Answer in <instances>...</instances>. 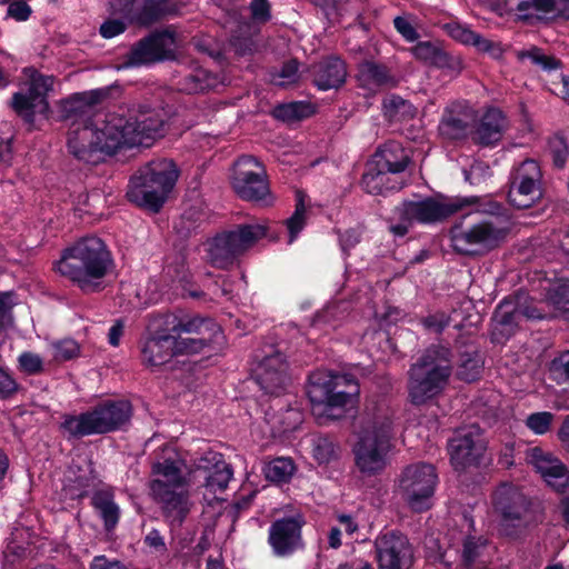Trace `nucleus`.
<instances>
[{
  "mask_svg": "<svg viewBox=\"0 0 569 569\" xmlns=\"http://www.w3.org/2000/svg\"><path fill=\"white\" fill-rule=\"evenodd\" d=\"M107 89L77 92L63 99L60 112L71 121L68 149L79 160L98 164L107 159V113L100 108Z\"/></svg>",
  "mask_w": 569,
  "mask_h": 569,
  "instance_id": "nucleus-1",
  "label": "nucleus"
},
{
  "mask_svg": "<svg viewBox=\"0 0 569 569\" xmlns=\"http://www.w3.org/2000/svg\"><path fill=\"white\" fill-rule=\"evenodd\" d=\"M393 410L386 405L367 406L357 422L352 447L355 465L367 477L383 471L395 433Z\"/></svg>",
  "mask_w": 569,
  "mask_h": 569,
  "instance_id": "nucleus-2",
  "label": "nucleus"
},
{
  "mask_svg": "<svg viewBox=\"0 0 569 569\" xmlns=\"http://www.w3.org/2000/svg\"><path fill=\"white\" fill-rule=\"evenodd\" d=\"M120 91L118 86L109 87V100ZM112 109H109V158L124 162L134 157V148L149 147L163 136L164 121L160 112L152 110L126 118L123 106L113 104Z\"/></svg>",
  "mask_w": 569,
  "mask_h": 569,
  "instance_id": "nucleus-3",
  "label": "nucleus"
},
{
  "mask_svg": "<svg viewBox=\"0 0 569 569\" xmlns=\"http://www.w3.org/2000/svg\"><path fill=\"white\" fill-rule=\"evenodd\" d=\"M483 217L467 216L451 229L453 249L466 256H481L501 247L511 231L510 216L498 202H489Z\"/></svg>",
  "mask_w": 569,
  "mask_h": 569,
  "instance_id": "nucleus-4",
  "label": "nucleus"
},
{
  "mask_svg": "<svg viewBox=\"0 0 569 569\" xmlns=\"http://www.w3.org/2000/svg\"><path fill=\"white\" fill-rule=\"evenodd\" d=\"M54 269L84 293L102 290L107 274V246L103 239L97 236L81 238L62 251Z\"/></svg>",
  "mask_w": 569,
  "mask_h": 569,
  "instance_id": "nucleus-5",
  "label": "nucleus"
},
{
  "mask_svg": "<svg viewBox=\"0 0 569 569\" xmlns=\"http://www.w3.org/2000/svg\"><path fill=\"white\" fill-rule=\"evenodd\" d=\"M359 393V383L351 375L317 371L309 377L307 395L319 425L342 418L347 407L358 400Z\"/></svg>",
  "mask_w": 569,
  "mask_h": 569,
  "instance_id": "nucleus-6",
  "label": "nucleus"
},
{
  "mask_svg": "<svg viewBox=\"0 0 569 569\" xmlns=\"http://www.w3.org/2000/svg\"><path fill=\"white\" fill-rule=\"evenodd\" d=\"M179 178V169L171 159H153L141 166L130 178L127 198L136 206L159 212L167 202Z\"/></svg>",
  "mask_w": 569,
  "mask_h": 569,
  "instance_id": "nucleus-7",
  "label": "nucleus"
},
{
  "mask_svg": "<svg viewBox=\"0 0 569 569\" xmlns=\"http://www.w3.org/2000/svg\"><path fill=\"white\" fill-rule=\"evenodd\" d=\"M452 373V353L449 348L433 345L410 367L408 396L415 406L426 405L439 396Z\"/></svg>",
  "mask_w": 569,
  "mask_h": 569,
  "instance_id": "nucleus-8",
  "label": "nucleus"
},
{
  "mask_svg": "<svg viewBox=\"0 0 569 569\" xmlns=\"http://www.w3.org/2000/svg\"><path fill=\"white\" fill-rule=\"evenodd\" d=\"M182 462L172 457H164L152 463L150 490L154 500L161 505L164 516L180 525L190 511L187 486L189 476L182 475Z\"/></svg>",
  "mask_w": 569,
  "mask_h": 569,
  "instance_id": "nucleus-9",
  "label": "nucleus"
},
{
  "mask_svg": "<svg viewBox=\"0 0 569 569\" xmlns=\"http://www.w3.org/2000/svg\"><path fill=\"white\" fill-rule=\"evenodd\" d=\"M492 507L499 517V529L507 537L518 538L537 522L529 497L512 483L503 482L496 488Z\"/></svg>",
  "mask_w": 569,
  "mask_h": 569,
  "instance_id": "nucleus-10",
  "label": "nucleus"
},
{
  "mask_svg": "<svg viewBox=\"0 0 569 569\" xmlns=\"http://www.w3.org/2000/svg\"><path fill=\"white\" fill-rule=\"evenodd\" d=\"M267 229L263 223L239 224L233 230L216 236L208 250L210 262L220 269L228 268L240 254L266 237Z\"/></svg>",
  "mask_w": 569,
  "mask_h": 569,
  "instance_id": "nucleus-11",
  "label": "nucleus"
},
{
  "mask_svg": "<svg viewBox=\"0 0 569 569\" xmlns=\"http://www.w3.org/2000/svg\"><path fill=\"white\" fill-rule=\"evenodd\" d=\"M231 186L236 194L244 201L270 206V193L264 166L254 157L243 154L233 163Z\"/></svg>",
  "mask_w": 569,
  "mask_h": 569,
  "instance_id": "nucleus-12",
  "label": "nucleus"
},
{
  "mask_svg": "<svg viewBox=\"0 0 569 569\" xmlns=\"http://www.w3.org/2000/svg\"><path fill=\"white\" fill-rule=\"evenodd\" d=\"M438 482L436 469L430 463L418 462L403 469L399 478V491L415 512L431 508L432 496Z\"/></svg>",
  "mask_w": 569,
  "mask_h": 569,
  "instance_id": "nucleus-13",
  "label": "nucleus"
},
{
  "mask_svg": "<svg viewBox=\"0 0 569 569\" xmlns=\"http://www.w3.org/2000/svg\"><path fill=\"white\" fill-rule=\"evenodd\" d=\"M460 204L432 197L418 201H403L395 209L399 223L390 224V231L398 237L408 233L413 222L435 223L448 218L460 209Z\"/></svg>",
  "mask_w": 569,
  "mask_h": 569,
  "instance_id": "nucleus-14",
  "label": "nucleus"
},
{
  "mask_svg": "<svg viewBox=\"0 0 569 569\" xmlns=\"http://www.w3.org/2000/svg\"><path fill=\"white\" fill-rule=\"evenodd\" d=\"M24 73L28 80L24 87L13 94L11 107L18 114L31 121L34 114H46L49 111L47 96L53 89L54 78L32 68L26 69Z\"/></svg>",
  "mask_w": 569,
  "mask_h": 569,
  "instance_id": "nucleus-15",
  "label": "nucleus"
},
{
  "mask_svg": "<svg viewBox=\"0 0 569 569\" xmlns=\"http://www.w3.org/2000/svg\"><path fill=\"white\" fill-rule=\"evenodd\" d=\"M542 196V172L533 159H526L513 168L508 192L509 202L518 209L533 206Z\"/></svg>",
  "mask_w": 569,
  "mask_h": 569,
  "instance_id": "nucleus-16",
  "label": "nucleus"
},
{
  "mask_svg": "<svg viewBox=\"0 0 569 569\" xmlns=\"http://www.w3.org/2000/svg\"><path fill=\"white\" fill-rule=\"evenodd\" d=\"M485 437L477 426H469L456 431L450 439L448 450L456 470L477 466L486 451Z\"/></svg>",
  "mask_w": 569,
  "mask_h": 569,
  "instance_id": "nucleus-17",
  "label": "nucleus"
},
{
  "mask_svg": "<svg viewBox=\"0 0 569 569\" xmlns=\"http://www.w3.org/2000/svg\"><path fill=\"white\" fill-rule=\"evenodd\" d=\"M177 41L169 30L156 31L141 39L130 51L126 66H140L176 58Z\"/></svg>",
  "mask_w": 569,
  "mask_h": 569,
  "instance_id": "nucleus-18",
  "label": "nucleus"
},
{
  "mask_svg": "<svg viewBox=\"0 0 569 569\" xmlns=\"http://www.w3.org/2000/svg\"><path fill=\"white\" fill-rule=\"evenodd\" d=\"M306 523L300 512L274 520L269 528V543L279 557L293 553L302 547L301 529Z\"/></svg>",
  "mask_w": 569,
  "mask_h": 569,
  "instance_id": "nucleus-19",
  "label": "nucleus"
},
{
  "mask_svg": "<svg viewBox=\"0 0 569 569\" xmlns=\"http://www.w3.org/2000/svg\"><path fill=\"white\" fill-rule=\"evenodd\" d=\"M287 369L284 356L270 347V352H267L253 369V376L266 393L279 396L289 381Z\"/></svg>",
  "mask_w": 569,
  "mask_h": 569,
  "instance_id": "nucleus-20",
  "label": "nucleus"
},
{
  "mask_svg": "<svg viewBox=\"0 0 569 569\" xmlns=\"http://www.w3.org/2000/svg\"><path fill=\"white\" fill-rule=\"evenodd\" d=\"M377 557L380 569H409L411 550L406 536L390 531L376 540Z\"/></svg>",
  "mask_w": 569,
  "mask_h": 569,
  "instance_id": "nucleus-21",
  "label": "nucleus"
},
{
  "mask_svg": "<svg viewBox=\"0 0 569 569\" xmlns=\"http://www.w3.org/2000/svg\"><path fill=\"white\" fill-rule=\"evenodd\" d=\"M477 122L476 111L465 102L449 104L439 123L440 134L449 140L466 139Z\"/></svg>",
  "mask_w": 569,
  "mask_h": 569,
  "instance_id": "nucleus-22",
  "label": "nucleus"
},
{
  "mask_svg": "<svg viewBox=\"0 0 569 569\" xmlns=\"http://www.w3.org/2000/svg\"><path fill=\"white\" fill-rule=\"evenodd\" d=\"M527 459L555 490L565 491L569 488V470L552 453L535 447L528 451Z\"/></svg>",
  "mask_w": 569,
  "mask_h": 569,
  "instance_id": "nucleus-23",
  "label": "nucleus"
},
{
  "mask_svg": "<svg viewBox=\"0 0 569 569\" xmlns=\"http://www.w3.org/2000/svg\"><path fill=\"white\" fill-rule=\"evenodd\" d=\"M61 428L72 438L102 433L107 429V405H100L91 411L66 416Z\"/></svg>",
  "mask_w": 569,
  "mask_h": 569,
  "instance_id": "nucleus-24",
  "label": "nucleus"
},
{
  "mask_svg": "<svg viewBox=\"0 0 569 569\" xmlns=\"http://www.w3.org/2000/svg\"><path fill=\"white\" fill-rule=\"evenodd\" d=\"M164 323L170 332L224 340L221 327L210 318L199 316L178 318L170 315L166 317Z\"/></svg>",
  "mask_w": 569,
  "mask_h": 569,
  "instance_id": "nucleus-25",
  "label": "nucleus"
},
{
  "mask_svg": "<svg viewBox=\"0 0 569 569\" xmlns=\"http://www.w3.org/2000/svg\"><path fill=\"white\" fill-rule=\"evenodd\" d=\"M517 12L523 21L569 19V0H519Z\"/></svg>",
  "mask_w": 569,
  "mask_h": 569,
  "instance_id": "nucleus-26",
  "label": "nucleus"
},
{
  "mask_svg": "<svg viewBox=\"0 0 569 569\" xmlns=\"http://www.w3.org/2000/svg\"><path fill=\"white\" fill-rule=\"evenodd\" d=\"M143 363L156 367L168 362L174 352V336L168 332H156L143 341L141 348Z\"/></svg>",
  "mask_w": 569,
  "mask_h": 569,
  "instance_id": "nucleus-27",
  "label": "nucleus"
},
{
  "mask_svg": "<svg viewBox=\"0 0 569 569\" xmlns=\"http://www.w3.org/2000/svg\"><path fill=\"white\" fill-rule=\"evenodd\" d=\"M357 79L360 87L370 91L397 86V79L385 64L365 60L358 66Z\"/></svg>",
  "mask_w": 569,
  "mask_h": 569,
  "instance_id": "nucleus-28",
  "label": "nucleus"
},
{
  "mask_svg": "<svg viewBox=\"0 0 569 569\" xmlns=\"http://www.w3.org/2000/svg\"><path fill=\"white\" fill-rule=\"evenodd\" d=\"M313 82L321 90L340 87L347 77L346 63L336 57L320 61L312 67Z\"/></svg>",
  "mask_w": 569,
  "mask_h": 569,
  "instance_id": "nucleus-29",
  "label": "nucleus"
},
{
  "mask_svg": "<svg viewBox=\"0 0 569 569\" xmlns=\"http://www.w3.org/2000/svg\"><path fill=\"white\" fill-rule=\"evenodd\" d=\"M507 126L506 117L499 109H488L476 129L473 139L482 146L496 143L501 139Z\"/></svg>",
  "mask_w": 569,
  "mask_h": 569,
  "instance_id": "nucleus-30",
  "label": "nucleus"
},
{
  "mask_svg": "<svg viewBox=\"0 0 569 569\" xmlns=\"http://www.w3.org/2000/svg\"><path fill=\"white\" fill-rule=\"evenodd\" d=\"M375 163L389 170L392 174L401 173L409 164L410 158L401 143L388 141L376 152Z\"/></svg>",
  "mask_w": 569,
  "mask_h": 569,
  "instance_id": "nucleus-31",
  "label": "nucleus"
},
{
  "mask_svg": "<svg viewBox=\"0 0 569 569\" xmlns=\"http://www.w3.org/2000/svg\"><path fill=\"white\" fill-rule=\"evenodd\" d=\"M392 172L379 168L378 164H371L362 176V186L368 193L382 194L386 191L400 190L403 186L402 180L392 179Z\"/></svg>",
  "mask_w": 569,
  "mask_h": 569,
  "instance_id": "nucleus-32",
  "label": "nucleus"
},
{
  "mask_svg": "<svg viewBox=\"0 0 569 569\" xmlns=\"http://www.w3.org/2000/svg\"><path fill=\"white\" fill-rule=\"evenodd\" d=\"M443 29L447 33L455 40L460 41L466 44H473L480 51L492 52L493 54L500 53V48L495 44L492 41L482 38L478 33L473 32L469 28L458 23V22H449L443 26Z\"/></svg>",
  "mask_w": 569,
  "mask_h": 569,
  "instance_id": "nucleus-33",
  "label": "nucleus"
},
{
  "mask_svg": "<svg viewBox=\"0 0 569 569\" xmlns=\"http://www.w3.org/2000/svg\"><path fill=\"white\" fill-rule=\"evenodd\" d=\"M174 336V352L177 355H194L206 348L219 350L224 340L211 339L209 337L187 336L179 332H171Z\"/></svg>",
  "mask_w": 569,
  "mask_h": 569,
  "instance_id": "nucleus-34",
  "label": "nucleus"
},
{
  "mask_svg": "<svg viewBox=\"0 0 569 569\" xmlns=\"http://www.w3.org/2000/svg\"><path fill=\"white\" fill-rule=\"evenodd\" d=\"M418 60L438 68L450 67L451 58L439 46L431 41H420L410 49Z\"/></svg>",
  "mask_w": 569,
  "mask_h": 569,
  "instance_id": "nucleus-35",
  "label": "nucleus"
},
{
  "mask_svg": "<svg viewBox=\"0 0 569 569\" xmlns=\"http://www.w3.org/2000/svg\"><path fill=\"white\" fill-rule=\"evenodd\" d=\"M520 320L517 303L505 300L495 311V330L499 331L502 336H510Z\"/></svg>",
  "mask_w": 569,
  "mask_h": 569,
  "instance_id": "nucleus-36",
  "label": "nucleus"
},
{
  "mask_svg": "<svg viewBox=\"0 0 569 569\" xmlns=\"http://www.w3.org/2000/svg\"><path fill=\"white\" fill-rule=\"evenodd\" d=\"M127 8L136 0H124ZM173 7L167 0H143V7L137 16V22L142 26H150L163 16L173 12Z\"/></svg>",
  "mask_w": 569,
  "mask_h": 569,
  "instance_id": "nucleus-37",
  "label": "nucleus"
},
{
  "mask_svg": "<svg viewBox=\"0 0 569 569\" xmlns=\"http://www.w3.org/2000/svg\"><path fill=\"white\" fill-rule=\"evenodd\" d=\"M417 109L408 100L392 94L383 100V114L390 122H403L413 119Z\"/></svg>",
  "mask_w": 569,
  "mask_h": 569,
  "instance_id": "nucleus-38",
  "label": "nucleus"
},
{
  "mask_svg": "<svg viewBox=\"0 0 569 569\" xmlns=\"http://www.w3.org/2000/svg\"><path fill=\"white\" fill-rule=\"evenodd\" d=\"M132 406L127 399H109V432L123 430L130 423Z\"/></svg>",
  "mask_w": 569,
  "mask_h": 569,
  "instance_id": "nucleus-39",
  "label": "nucleus"
},
{
  "mask_svg": "<svg viewBox=\"0 0 569 569\" xmlns=\"http://www.w3.org/2000/svg\"><path fill=\"white\" fill-rule=\"evenodd\" d=\"M226 463L221 453L216 451H207L197 458L188 470L190 481L200 480L218 468V465Z\"/></svg>",
  "mask_w": 569,
  "mask_h": 569,
  "instance_id": "nucleus-40",
  "label": "nucleus"
},
{
  "mask_svg": "<svg viewBox=\"0 0 569 569\" xmlns=\"http://www.w3.org/2000/svg\"><path fill=\"white\" fill-rule=\"evenodd\" d=\"M482 367L483 359L481 355L476 350L467 351L461 355L457 375L459 379L471 382L480 377Z\"/></svg>",
  "mask_w": 569,
  "mask_h": 569,
  "instance_id": "nucleus-41",
  "label": "nucleus"
},
{
  "mask_svg": "<svg viewBox=\"0 0 569 569\" xmlns=\"http://www.w3.org/2000/svg\"><path fill=\"white\" fill-rule=\"evenodd\" d=\"M214 84V79L202 68H196L181 80V90L189 93H199Z\"/></svg>",
  "mask_w": 569,
  "mask_h": 569,
  "instance_id": "nucleus-42",
  "label": "nucleus"
},
{
  "mask_svg": "<svg viewBox=\"0 0 569 569\" xmlns=\"http://www.w3.org/2000/svg\"><path fill=\"white\" fill-rule=\"evenodd\" d=\"M232 475L233 472L230 465L227 462L220 463L216 470L202 478V486L209 493L216 496L218 492L226 490L230 479L232 478Z\"/></svg>",
  "mask_w": 569,
  "mask_h": 569,
  "instance_id": "nucleus-43",
  "label": "nucleus"
},
{
  "mask_svg": "<svg viewBox=\"0 0 569 569\" xmlns=\"http://www.w3.org/2000/svg\"><path fill=\"white\" fill-rule=\"evenodd\" d=\"M263 471L266 478L272 482H287L293 475L295 465L289 458H276L266 465Z\"/></svg>",
  "mask_w": 569,
  "mask_h": 569,
  "instance_id": "nucleus-44",
  "label": "nucleus"
},
{
  "mask_svg": "<svg viewBox=\"0 0 569 569\" xmlns=\"http://www.w3.org/2000/svg\"><path fill=\"white\" fill-rule=\"evenodd\" d=\"M516 57L520 62H525V60L528 59L532 64H536L546 71L556 70L561 66L558 59L552 56L545 54L538 47H531L528 50H519L516 52Z\"/></svg>",
  "mask_w": 569,
  "mask_h": 569,
  "instance_id": "nucleus-45",
  "label": "nucleus"
},
{
  "mask_svg": "<svg viewBox=\"0 0 569 569\" xmlns=\"http://www.w3.org/2000/svg\"><path fill=\"white\" fill-rule=\"evenodd\" d=\"M312 452L319 463H328L339 456V445L328 436H318L312 440Z\"/></svg>",
  "mask_w": 569,
  "mask_h": 569,
  "instance_id": "nucleus-46",
  "label": "nucleus"
},
{
  "mask_svg": "<svg viewBox=\"0 0 569 569\" xmlns=\"http://www.w3.org/2000/svg\"><path fill=\"white\" fill-rule=\"evenodd\" d=\"M516 303L520 319L540 320L546 317L545 309L532 299H529L525 293H518L516 296Z\"/></svg>",
  "mask_w": 569,
  "mask_h": 569,
  "instance_id": "nucleus-47",
  "label": "nucleus"
},
{
  "mask_svg": "<svg viewBox=\"0 0 569 569\" xmlns=\"http://www.w3.org/2000/svg\"><path fill=\"white\" fill-rule=\"evenodd\" d=\"M299 79V63L296 59H291L284 62L279 72H274L271 74V82L279 87L293 84L298 82Z\"/></svg>",
  "mask_w": 569,
  "mask_h": 569,
  "instance_id": "nucleus-48",
  "label": "nucleus"
},
{
  "mask_svg": "<svg viewBox=\"0 0 569 569\" xmlns=\"http://www.w3.org/2000/svg\"><path fill=\"white\" fill-rule=\"evenodd\" d=\"M306 211L307 210L303 203V199L299 194L296 204V210L293 214L286 221L290 234L289 242H292L296 239L297 234L303 229L306 223Z\"/></svg>",
  "mask_w": 569,
  "mask_h": 569,
  "instance_id": "nucleus-49",
  "label": "nucleus"
},
{
  "mask_svg": "<svg viewBox=\"0 0 569 569\" xmlns=\"http://www.w3.org/2000/svg\"><path fill=\"white\" fill-rule=\"evenodd\" d=\"M52 356L57 361H68L79 353V345L73 339H63L51 345Z\"/></svg>",
  "mask_w": 569,
  "mask_h": 569,
  "instance_id": "nucleus-50",
  "label": "nucleus"
},
{
  "mask_svg": "<svg viewBox=\"0 0 569 569\" xmlns=\"http://www.w3.org/2000/svg\"><path fill=\"white\" fill-rule=\"evenodd\" d=\"M19 368L22 372L34 376L43 371L42 358L33 352H22L18 358Z\"/></svg>",
  "mask_w": 569,
  "mask_h": 569,
  "instance_id": "nucleus-51",
  "label": "nucleus"
},
{
  "mask_svg": "<svg viewBox=\"0 0 569 569\" xmlns=\"http://www.w3.org/2000/svg\"><path fill=\"white\" fill-rule=\"evenodd\" d=\"M553 415L548 411L535 412L528 416L526 426L537 435L546 433L552 423Z\"/></svg>",
  "mask_w": 569,
  "mask_h": 569,
  "instance_id": "nucleus-52",
  "label": "nucleus"
},
{
  "mask_svg": "<svg viewBox=\"0 0 569 569\" xmlns=\"http://www.w3.org/2000/svg\"><path fill=\"white\" fill-rule=\"evenodd\" d=\"M307 106L300 102H292L283 106H279L274 110V116L282 120H296L305 117V109Z\"/></svg>",
  "mask_w": 569,
  "mask_h": 569,
  "instance_id": "nucleus-53",
  "label": "nucleus"
},
{
  "mask_svg": "<svg viewBox=\"0 0 569 569\" xmlns=\"http://www.w3.org/2000/svg\"><path fill=\"white\" fill-rule=\"evenodd\" d=\"M19 389V385L9 371L0 367V399L11 398Z\"/></svg>",
  "mask_w": 569,
  "mask_h": 569,
  "instance_id": "nucleus-54",
  "label": "nucleus"
},
{
  "mask_svg": "<svg viewBox=\"0 0 569 569\" xmlns=\"http://www.w3.org/2000/svg\"><path fill=\"white\" fill-rule=\"evenodd\" d=\"M396 30L409 42L418 40L419 33L408 17H396L393 19Z\"/></svg>",
  "mask_w": 569,
  "mask_h": 569,
  "instance_id": "nucleus-55",
  "label": "nucleus"
},
{
  "mask_svg": "<svg viewBox=\"0 0 569 569\" xmlns=\"http://www.w3.org/2000/svg\"><path fill=\"white\" fill-rule=\"evenodd\" d=\"M12 142V136L0 134V166L4 168H10L13 163L14 152Z\"/></svg>",
  "mask_w": 569,
  "mask_h": 569,
  "instance_id": "nucleus-56",
  "label": "nucleus"
},
{
  "mask_svg": "<svg viewBox=\"0 0 569 569\" xmlns=\"http://www.w3.org/2000/svg\"><path fill=\"white\" fill-rule=\"evenodd\" d=\"M31 14V8L23 1H13L9 4L7 16L16 21H26Z\"/></svg>",
  "mask_w": 569,
  "mask_h": 569,
  "instance_id": "nucleus-57",
  "label": "nucleus"
},
{
  "mask_svg": "<svg viewBox=\"0 0 569 569\" xmlns=\"http://www.w3.org/2000/svg\"><path fill=\"white\" fill-rule=\"evenodd\" d=\"M250 10L252 18L257 21L266 22L270 19V6L268 0H252Z\"/></svg>",
  "mask_w": 569,
  "mask_h": 569,
  "instance_id": "nucleus-58",
  "label": "nucleus"
},
{
  "mask_svg": "<svg viewBox=\"0 0 569 569\" xmlns=\"http://www.w3.org/2000/svg\"><path fill=\"white\" fill-rule=\"evenodd\" d=\"M422 323L426 328L440 332L449 325V317L443 312H439L426 317Z\"/></svg>",
  "mask_w": 569,
  "mask_h": 569,
  "instance_id": "nucleus-59",
  "label": "nucleus"
},
{
  "mask_svg": "<svg viewBox=\"0 0 569 569\" xmlns=\"http://www.w3.org/2000/svg\"><path fill=\"white\" fill-rule=\"evenodd\" d=\"M479 543L472 538H469L465 541L462 557L466 565H471L475 562V560L479 557Z\"/></svg>",
  "mask_w": 569,
  "mask_h": 569,
  "instance_id": "nucleus-60",
  "label": "nucleus"
},
{
  "mask_svg": "<svg viewBox=\"0 0 569 569\" xmlns=\"http://www.w3.org/2000/svg\"><path fill=\"white\" fill-rule=\"evenodd\" d=\"M92 506L98 515V517L102 520L103 525L107 527V493L100 491L97 492L92 497Z\"/></svg>",
  "mask_w": 569,
  "mask_h": 569,
  "instance_id": "nucleus-61",
  "label": "nucleus"
},
{
  "mask_svg": "<svg viewBox=\"0 0 569 569\" xmlns=\"http://www.w3.org/2000/svg\"><path fill=\"white\" fill-rule=\"evenodd\" d=\"M553 302L565 311H569V283L559 286L552 297Z\"/></svg>",
  "mask_w": 569,
  "mask_h": 569,
  "instance_id": "nucleus-62",
  "label": "nucleus"
},
{
  "mask_svg": "<svg viewBox=\"0 0 569 569\" xmlns=\"http://www.w3.org/2000/svg\"><path fill=\"white\" fill-rule=\"evenodd\" d=\"M126 321L123 319H118L114 321L112 327L109 329V345L113 347H118L120 343V338L124 333Z\"/></svg>",
  "mask_w": 569,
  "mask_h": 569,
  "instance_id": "nucleus-63",
  "label": "nucleus"
},
{
  "mask_svg": "<svg viewBox=\"0 0 569 569\" xmlns=\"http://www.w3.org/2000/svg\"><path fill=\"white\" fill-rule=\"evenodd\" d=\"M144 542L157 550L166 551V543L160 535V532L156 529H152L144 538Z\"/></svg>",
  "mask_w": 569,
  "mask_h": 569,
  "instance_id": "nucleus-64",
  "label": "nucleus"
}]
</instances>
